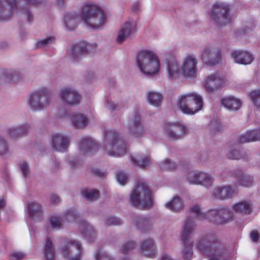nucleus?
Returning <instances> with one entry per match:
<instances>
[{"mask_svg":"<svg viewBox=\"0 0 260 260\" xmlns=\"http://www.w3.org/2000/svg\"><path fill=\"white\" fill-rule=\"evenodd\" d=\"M93 29H101L107 21L106 12L99 6L92 3H86L82 8L81 17L77 12L68 13L64 17L67 27L71 30L75 29L80 21Z\"/></svg>","mask_w":260,"mask_h":260,"instance_id":"f257e3e1","label":"nucleus"},{"mask_svg":"<svg viewBox=\"0 0 260 260\" xmlns=\"http://www.w3.org/2000/svg\"><path fill=\"white\" fill-rule=\"evenodd\" d=\"M189 212L195 218L209 219L216 224H226L233 219V212L228 207L210 210L207 213H203L199 205H194L189 208Z\"/></svg>","mask_w":260,"mask_h":260,"instance_id":"f03ea898","label":"nucleus"},{"mask_svg":"<svg viewBox=\"0 0 260 260\" xmlns=\"http://www.w3.org/2000/svg\"><path fill=\"white\" fill-rule=\"evenodd\" d=\"M103 147L111 156L119 157L126 153L127 143L124 138L115 129L106 131Z\"/></svg>","mask_w":260,"mask_h":260,"instance_id":"7ed1b4c3","label":"nucleus"},{"mask_svg":"<svg viewBox=\"0 0 260 260\" xmlns=\"http://www.w3.org/2000/svg\"><path fill=\"white\" fill-rule=\"evenodd\" d=\"M128 203L134 207L149 209L153 207V199L148 186L142 181H138L129 194Z\"/></svg>","mask_w":260,"mask_h":260,"instance_id":"20e7f679","label":"nucleus"},{"mask_svg":"<svg viewBox=\"0 0 260 260\" xmlns=\"http://www.w3.org/2000/svg\"><path fill=\"white\" fill-rule=\"evenodd\" d=\"M177 105L181 112L187 115H193L203 107L202 96L196 92H190L178 97Z\"/></svg>","mask_w":260,"mask_h":260,"instance_id":"39448f33","label":"nucleus"},{"mask_svg":"<svg viewBox=\"0 0 260 260\" xmlns=\"http://www.w3.org/2000/svg\"><path fill=\"white\" fill-rule=\"evenodd\" d=\"M137 63L140 71L148 76H153L159 71V63L156 54L149 50L138 53Z\"/></svg>","mask_w":260,"mask_h":260,"instance_id":"423d86ee","label":"nucleus"},{"mask_svg":"<svg viewBox=\"0 0 260 260\" xmlns=\"http://www.w3.org/2000/svg\"><path fill=\"white\" fill-rule=\"evenodd\" d=\"M196 225L191 216H188L185 220L181 233V239L183 244L181 248V254L184 260H191L193 255V242L188 239V236L194 230Z\"/></svg>","mask_w":260,"mask_h":260,"instance_id":"0eeeda50","label":"nucleus"},{"mask_svg":"<svg viewBox=\"0 0 260 260\" xmlns=\"http://www.w3.org/2000/svg\"><path fill=\"white\" fill-rule=\"evenodd\" d=\"M197 247L202 254L208 257L215 255H222L224 253L218 238L210 234L204 236L199 240Z\"/></svg>","mask_w":260,"mask_h":260,"instance_id":"6e6552de","label":"nucleus"},{"mask_svg":"<svg viewBox=\"0 0 260 260\" xmlns=\"http://www.w3.org/2000/svg\"><path fill=\"white\" fill-rule=\"evenodd\" d=\"M51 99V92L46 88L32 92L28 98V106L32 111H42L48 108Z\"/></svg>","mask_w":260,"mask_h":260,"instance_id":"1a4fd4ad","label":"nucleus"},{"mask_svg":"<svg viewBox=\"0 0 260 260\" xmlns=\"http://www.w3.org/2000/svg\"><path fill=\"white\" fill-rule=\"evenodd\" d=\"M212 17L217 26H222L230 23L232 16L230 13V6L223 2H216L213 6Z\"/></svg>","mask_w":260,"mask_h":260,"instance_id":"9d476101","label":"nucleus"},{"mask_svg":"<svg viewBox=\"0 0 260 260\" xmlns=\"http://www.w3.org/2000/svg\"><path fill=\"white\" fill-rule=\"evenodd\" d=\"M89 45L87 42H80L71 45L67 52V57L73 61H78L89 53Z\"/></svg>","mask_w":260,"mask_h":260,"instance_id":"9b49d317","label":"nucleus"},{"mask_svg":"<svg viewBox=\"0 0 260 260\" xmlns=\"http://www.w3.org/2000/svg\"><path fill=\"white\" fill-rule=\"evenodd\" d=\"M167 136L173 140L182 139L186 135V127L178 122L168 123L165 126Z\"/></svg>","mask_w":260,"mask_h":260,"instance_id":"f8f14e48","label":"nucleus"},{"mask_svg":"<svg viewBox=\"0 0 260 260\" xmlns=\"http://www.w3.org/2000/svg\"><path fill=\"white\" fill-rule=\"evenodd\" d=\"M59 96L63 103L72 106L79 105L81 99V96L79 93L71 88H61Z\"/></svg>","mask_w":260,"mask_h":260,"instance_id":"ddd939ff","label":"nucleus"},{"mask_svg":"<svg viewBox=\"0 0 260 260\" xmlns=\"http://www.w3.org/2000/svg\"><path fill=\"white\" fill-rule=\"evenodd\" d=\"M202 59L209 66H216L221 59L220 51L216 48L206 47L202 53Z\"/></svg>","mask_w":260,"mask_h":260,"instance_id":"4468645a","label":"nucleus"},{"mask_svg":"<svg viewBox=\"0 0 260 260\" xmlns=\"http://www.w3.org/2000/svg\"><path fill=\"white\" fill-rule=\"evenodd\" d=\"M19 0L0 1V20H9L17 10Z\"/></svg>","mask_w":260,"mask_h":260,"instance_id":"2eb2a0df","label":"nucleus"},{"mask_svg":"<svg viewBox=\"0 0 260 260\" xmlns=\"http://www.w3.org/2000/svg\"><path fill=\"white\" fill-rule=\"evenodd\" d=\"M31 129V125L28 123H23L8 127L6 133L8 137L13 140H17L27 136Z\"/></svg>","mask_w":260,"mask_h":260,"instance_id":"dca6fc26","label":"nucleus"},{"mask_svg":"<svg viewBox=\"0 0 260 260\" xmlns=\"http://www.w3.org/2000/svg\"><path fill=\"white\" fill-rule=\"evenodd\" d=\"M127 128L129 133L135 137H139L142 135L144 128L141 122L140 114L138 112H135L129 116Z\"/></svg>","mask_w":260,"mask_h":260,"instance_id":"f3484780","label":"nucleus"},{"mask_svg":"<svg viewBox=\"0 0 260 260\" xmlns=\"http://www.w3.org/2000/svg\"><path fill=\"white\" fill-rule=\"evenodd\" d=\"M197 59L192 56L186 57L181 66L182 75L186 78H193L197 76Z\"/></svg>","mask_w":260,"mask_h":260,"instance_id":"a211bd4d","label":"nucleus"},{"mask_svg":"<svg viewBox=\"0 0 260 260\" xmlns=\"http://www.w3.org/2000/svg\"><path fill=\"white\" fill-rule=\"evenodd\" d=\"M82 251L80 243L76 241L69 243L63 249L64 255L69 260H81Z\"/></svg>","mask_w":260,"mask_h":260,"instance_id":"6ab92c4d","label":"nucleus"},{"mask_svg":"<svg viewBox=\"0 0 260 260\" xmlns=\"http://www.w3.org/2000/svg\"><path fill=\"white\" fill-rule=\"evenodd\" d=\"M136 25L134 22L127 21L121 27L117 37V41L122 44L124 41L131 39L134 36Z\"/></svg>","mask_w":260,"mask_h":260,"instance_id":"aec40b11","label":"nucleus"},{"mask_svg":"<svg viewBox=\"0 0 260 260\" xmlns=\"http://www.w3.org/2000/svg\"><path fill=\"white\" fill-rule=\"evenodd\" d=\"M235 193V188L231 185L217 187L214 189L212 197L215 200H225L232 198Z\"/></svg>","mask_w":260,"mask_h":260,"instance_id":"412c9836","label":"nucleus"},{"mask_svg":"<svg viewBox=\"0 0 260 260\" xmlns=\"http://www.w3.org/2000/svg\"><path fill=\"white\" fill-rule=\"evenodd\" d=\"M97 148V142L90 137H83L79 141V150L83 155L94 151Z\"/></svg>","mask_w":260,"mask_h":260,"instance_id":"4be33fe9","label":"nucleus"},{"mask_svg":"<svg viewBox=\"0 0 260 260\" xmlns=\"http://www.w3.org/2000/svg\"><path fill=\"white\" fill-rule=\"evenodd\" d=\"M52 147L56 151H64L69 146L68 138L59 133H55L52 136Z\"/></svg>","mask_w":260,"mask_h":260,"instance_id":"5701e85b","label":"nucleus"},{"mask_svg":"<svg viewBox=\"0 0 260 260\" xmlns=\"http://www.w3.org/2000/svg\"><path fill=\"white\" fill-rule=\"evenodd\" d=\"M222 78L218 74H213L209 75L204 83L206 91L209 93L213 92L221 87Z\"/></svg>","mask_w":260,"mask_h":260,"instance_id":"b1692460","label":"nucleus"},{"mask_svg":"<svg viewBox=\"0 0 260 260\" xmlns=\"http://www.w3.org/2000/svg\"><path fill=\"white\" fill-rule=\"evenodd\" d=\"M232 57L235 62L245 65L250 64L254 59L251 53L245 51H233Z\"/></svg>","mask_w":260,"mask_h":260,"instance_id":"393cba45","label":"nucleus"},{"mask_svg":"<svg viewBox=\"0 0 260 260\" xmlns=\"http://www.w3.org/2000/svg\"><path fill=\"white\" fill-rule=\"evenodd\" d=\"M257 141H260V129L248 130L240 135L238 139L241 144Z\"/></svg>","mask_w":260,"mask_h":260,"instance_id":"a878e982","label":"nucleus"},{"mask_svg":"<svg viewBox=\"0 0 260 260\" xmlns=\"http://www.w3.org/2000/svg\"><path fill=\"white\" fill-rule=\"evenodd\" d=\"M133 224L140 231L146 232L152 228V223L148 217L137 216L133 219Z\"/></svg>","mask_w":260,"mask_h":260,"instance_id":"bb28decb","label":"nucleus"},{"mask_svg":"<svg viewBox=\"0 0 260 260\" xmlns=\"http://www.w3.org/2000/svg\"><path fill=\"white\" fill-rule=\"evenodd\" d=\"M222 106L228 110L237 111L241 106V101L240 99L233 96H228L223 98L221 100Z\"/></svg>","mask_w":260,"mask_h":260,"instance_id":"cd10ccee","label":"nucleus"},{"mask_svg":"<svg viewBox=\"0 0 260 260\" xmlns=\"http://www.w3.org/2000/svg\"><path fill=\"white\" fill-rule=\"evenodd\" d=\"M154 242L152 239H146L141 242L140 250L141 254L146 256H152L155 253Z\"/></svg>","mask_w":260,"mask_h":260,"instance_id":"c85d7f7f","label":"nucleus"},{"mask_svg":"<svg viewBox=\"0 0 260 260\" xmlns=\"http://www.w3.org/2000/svg\"><path fill=\"white\" fill-rule=\"evenodd\" d=\"M146 98L149 104L158 108L161 105L164 96L160 92L155 91H149L146 93Z\"/></svg>","mask_w":260,"mask_h":260,"instance_id":"c756f323","label":"nucleus"},{"mask_svg":"<svg viewBox=\"0 0 260 260\" xmlns=\"http://www.w3.org/2000/svg\"><path fill=\"white\" fill-rule=\"evenodd\" d=\"M73 126L76 128L84 127L88 124L87 117L81 113H75L71 117Z\"/></svg>","mask_w":260,"mask_h":260,"instance_id":"7c9ffc66","label":"nucleus"},{"mask_svg":"<svg viewBox=\"0 0 260 260\" xmlns=\"http://www.w3.org/2000/svg\"><path fill=\"white\" fill-rule=\"evenodd\" d=\"M43 254L45 260H55V252L51 240L49 237H47L45 243L44 244Z\"/></svg>","mask_w":260,"mask_h":260,"instance_id":"2f4dec72","label":"nucleus"},{"mask_svg":"<svg viewBox=\"0 0 260 260\" xmlns=\"http://www.w3.org/2000/svg\"><path fill=\"white\" fill-rule=\"evenodd\" d=\"M166 64L169 78L173 79L174 76L179 73L178 66L176 58L174 57L167 58Z\"/></svg>","mask_w":260,"mask_h":260,"instance_id":"473e14b6","label":"nucleus"},{"mask_svg":"<svg viewBox=\"0 0 260 260\" xmlns=\"http://www.w3.org/2000/svg\"><path fill=\"white\" fill-rule=\"evenodd\" d=\"M232 208L235 212L244 214H249L252 210L251 203L245 201L233 204Z\"/></svg>","mask_w":260,"mask_h":260,"instance_id":"72a5a7b5","label":"nucleus"},{"mask_svg":"<svg viewBox=\"0 0 260 260\" xmlns=\"http://www.w3.org/2000/svg\"><path fill=\"white\" fill-rule=\"evenodd\" d=\"M131 158L135 166L140 168L147 167L150 163L149 157L145 154H137L132 155Z\"/></svg>","mask_w":260,"mask_h":260,"instance_id":"f704fd0d","label":"nucleus"},{"mask_svg":"<svg viewBox=\"0 0 260 260\" xmlns=\"http://www.w3.org/2000/svg\"><path fill=\"white\" fill-rule=\"evenodd\" d=\"M165 206L167 208L175 212H180L183 208V203L178 196L173 197L169 202L165 204Z\"/></svg>","mask_w":260,"mask_h":260,"instance_id":"c9c22d12","label":"nucleus"},{"mask_svg":"<svg viewBox=\"0 0 260 260\" xmlns=\"http://www.w3.org/2000/svg\"><path fill=\"white\" fill-rule=\"evenodd\" d=\"M27 208L29 215L31 218L39 217L42 213L41 205L36 202H28Z\"/></svg>","mask_w":260,"mask_h":260,"instance_id":"e433bc0d","label":"nucleus"},{"mask_svg":"<svg viewBox=\"0 0 260 260\" xmlns=\"http://www.w3.org/2000/svg\"><path fill=\"white\" fill-rule=\"evenodd\" d=\"M80 230L84 236L88 238L93 237L96 234V231L93 226L86 221H81Z\"/></svg>","mask_w":260,"mask_h":260,"instance_id":"4c0bfd02","label":"nucleus"},{"mask_svg":"<svg viewBox=\"0 0 260 260\" xmlns=\"http://www.w3.org/2000/svg\"><path fill=\"white\" fill-rule=\"evenodd\" d=\"M199 177V182L198 185H201L205 187L211 186L214 181L212 176L210 174L205 172L200 171Z\"/></svg>","mask_w":260,"mask_h":260,"instance_id":"58836bf2","label":"nucleus"},{"mask_svg":"<svg viewBox=\"0 0 260 260\" xmlns=\"http://www.w3.org/2000/svg\"><path fill=\"white\" fill-rule=\"evenodd\" d=\"M237 178L239 184L244 187L251 186L253 181L252 177L242 172L237 175Z\"/></svg>","mask_w":260,"mask_h":260,"instance_id":"ea45409f","label":"nucleus"},{"mask_svg":"<svg viewBox=\"0 0 260 260\" xmlns=\"http://www.w3.org/2000/svg\"><path fill=\"white\" fill-rule=\"evenodd\" d=\"M77 217V213L71 209L64 211L61 215V219L63 223L72 222Z\"/></svg>","mask_w":260,"mask_h":260,"instance_id":"a19ab883","label":"nucleus"},{"mask_svg":"<svg viewBox=\"0 0 260 260\" xmlns=\"http://www.w3.org/2000/svg\"><path fill=\"white\" fill-rule=\"evenodd\" d=\"M4 76L6 82H17L20 80L21 74L17 71L10 70L6 72Z\"/></svg>","mask_w":260,"mask_h":260,"instance_id":"79ce46f5","label":"nucleus"},{"mask_svg":"<svg viewBox=\"0 0 260 260\" xmlns=\"http://www.w3.org/2000/svg\"><path fill=\"white\" fill-rule=\"evenodd\" d=\"M136 243L135 241H127L122 244L119 248V251L121 253L127 255L136 247Z\"/></svg>","mask_w":260,"mask_h":260,"instance_id":"37998d69","label":"nucleus"},{"mask_svg":"<svg viewBox=\"0 0 260 260\" xmlns=\"http://www.w3.org/2000/svg\"><path fill=\"white\" fill-rule=\"evenodd\" d=\"M99 191L94 189H84L82 191V194L86 200L93 201L98 198Z\"/></svg>","mask_w":260,"mask_h":260,"instance_id":"c03bdc74","label":"nucleus"},{"mask_svg":"<svg viewBox=\"0 0 260 260\" xmlns=\"http://www.w3.org/2000/svg\"><path fill=\"white\" fill-rule=\"evenodd\" d=\"M208 129L210 134L213 135L222 131L223 127L219 121L217 120H213L209 124Z\"/></svg>","mask_w":260,"mask_h":260,"instance_id":"a18cd8bd","label":"nucleus"},{"mask_svg":"<svg viewBox=\"0 0 260 260\" xmlns=\"http://www.w3.org/2000/svg\"><path fill=\"white\" fill-rule=\"evenodd\" d=\"M49 222L51 227L59 230L63 228V222L61 219V216L58 217L56 215L51 216L49 219Z\"/></svg>","mask_w":260,"mask_h":260,"instance_id":"49530a36","label":"nucleus"},{"mask_svg":"<svg viewBox=\"0 0 260 260\" xmlns=\"http://www.w3.org/2000/svg\"><path fill=\"white\" fill-rule=\"evenodd\" d=\"M200 171H190L186 175V179L189 184H197L199 183V176Z\"/></svg>","mask_w":260,"mask_h":260,"instance_id":"de8ad7c7","label":"nucleus"},{"mask_svg":"<svg viewBox=\"0 0 260 260\" xmlns=\"http://www.w3.org/2000/svg\"><path fill=\"white\" fill-rule=\"evenodd\" d=\"M122 224V220L118 217L108 216L104 218V224L106 226L119 225Z\"/></svg>","mask_w":260,"mask_h":260,"instance_id":"09e8293b","label":"nucleus"},{"mask_svg":"<svg viewBox=\"0 0 260 260\" xmlns=\"http://www.w3.org/2000/svg\"><path fill=\"white\" fill-rule=\"evenodd\" d=\"M105 106L108 110L112 112L114 110H120L124 107L125 104L123 102L115 103L111 100H107L105 103Z\"/></svg>","mask_w":260,"mask_h":260,"instance_id":"8fccbe9b","label":"nucleus"},{"mask_svg":"<svg viewBox=\"0 0 260 260\" xmlns=\"http://www.w3.org/2000/svg\"><path fill=\"white\" fill-rule=\"evenodd\" d=\"M161 169L163 171L173 170L176 167V164L170 159H165L159 164Z\"/></svg>","mask_w":260,"mask_h":260,"instance_id":"3c124183","label":"nucleus"},{"mask_svg":"<svg viewBox=\"0 0 260 260\" xmlns=\"http://www.w3.org/2000/svg\"><path fill=\"white\" fill-rule=\"evenodd\" d=\"M9 150V144L7 140L0 135V155L7 154Z\"/></svg>","mask_w":260,"mask_h":260,"instance_id":"603ef678","label":"nucleus"},{"mask_svg":"<svg viewBox=\"0 0 260 260\" xmlns=\"http://www.w3.org/2000/svg\"><path fill=\"white\" fill-rule=\"evenodd\" d=\"M18 166L23 177H27L30 173L29 167L28 163L25 161H22L19 162Z\"/></svg>","mask_w":260,"mask_h":260,"instance_id":"864d4df0","label":"nucleus"},{"mask_svg":"<svg viewBox=\"0 0 260 260\" xmlns=\"http://www.w3.org/2000/svg\"><path fill=\"white\" fill-rule=\"evenodd\" d=\"M243 156L241 151L238 149H231L228 153V156L230 159H240Z\"/></svg>","mask_w":260,"mask_h":260,"instance_id":"5fc2aeb1","label":"nucleus"},{"mask_svg":"<svg viewBox=\"0 0 260 260\" xmlns=\"http://www.w3.org/2000/svg\"><path fill=\"white\" fill-rule=\"evenodd\" d=\"M95 260H113L106 252L97 250L94 254Z\"/></svg>","mask_w":260,"mask_h":260,"instance_id":"6e6d98bb","label":"nucleus"},{"mask_svg":"<svg viewBox=\"0 0 260 260\" xmlns=\"http://www.w3.org/2000/svg\"><path fill=\"white\" fill-rule=\"evenodd\" d=\"M54 37L51 36L47 37L45 39L38 40L36 43V46L38 48L44 46L48 44L52 43L54 42Z\"/></svg>","mask_w":260,"mask_h":260,"instance_id":"4d7b16f0","label":"nucleus"},{"mask_svg":"<svg viewBox=\"0 0 260 260\" xmlns=\"http://www.w3.org/2000/svg\"><path fill=\"white\" fill-rule=\"evenodd\" d=\"M116 179L121 185H125L128 180V176L122 171H119L116 174Z\"/></svg>","mask_w":260,"mask_h":260,"instance_id":"13d9d810","label":"nucleus"},{"mask_svg":"<svg viewBox=\"0 0 260 260\" xmlns=\"http://www.w3.org/2000/svg\"><path fill=\"white\" fill-rule=\"evenodd\" d=\"M251 98L254 105L260 109V91H254L251 93Z\"/></svg>","mask_w":260,"mask_h":260,"instance_id":"bf43d9fd","label":"nucleus"},{"mask_svg":"<svg viewBox=\"0 0 260 260\" xmlns=\"http://www.w3.org/2000/svg\"><path fill=\"white\" fill-rule=\"evenodd\" d=\"M23 19H26L27 21L31 23L34 19V16L31 13L30 11L28 9L23 10L20 13L18 14Z\"/></svg>","mask_w":260,"mask_h":260,"instance_id":"052dcab7","label":"nucleus"},{"mask_svg":"<svg viewBox=\"0 0 260 260\" xmlns=\"http://www.w3.org/2000/svg\"><path fill=\"white\" fill-rule=\"evenodd\" d=\"M91 173L95 176L101 179L106 178L107 174L106 172L103 171L98 169H93L91 171Z\"/></svg>","mask_w":260,"mask_h":260,"instance_id":"680f3d73","label":"nucleus"},{"mask_svg":"<svg viewBox=\"0 0 260 260\" xmlns=\"http://www.w3.org/2000/svg\"><path fill=\"white\" fill-rule=\"evenodd\" d=\"M25 256V254L20 252H14L10 255V260H21Z\"/></svg>","mask_w":260,"mask_h":260,"instance_id":"e2e57ef3","label":"nucleus"},{"mask_svg":"<svg viewBox=\"0 0 260 260\" xmlns=\"http://www.w3.org/2000/svg\"><path fill=\"white\" fill-rule=\"evenodd\" d=\"M26 4L31 5H40L45 2L46 0H24Z\"/></svg>","mask_w":260,"mask_h":260,"instance_id":"0e129e2a","label":"nucleus"},{"mask_svg":"<svg viewBox=\"0 0 260 260\" xmlns=\"http://www.w3.org/2000/svg\"><path fill=\"white\" fill-rule=\"evenodd\" d=\"M250 238L253 242H256L259 240V235L257 232L253 231L250 234Z\"/></svg>","mask_w":260,"mask_h":260,"instance_id":"69168bd1","label":"nucleus"},{"mask_svg":"<svg viewBox=\"0 0 260 260\" xmlns=\"http://www.w3.org/2000/svg\"><path fill=\"white\" fill-rule=\"evenodd\" d=\"M50 199L52 203L54 204H57L60 202V198L55 194H51L50 195Z\"/></svg>","mask_w":260,"mask_h":260,"instance_id":"338daca9","label":"nucleus"},{"mask_svg":"<svg viewBox=\"0 0 260 260\" xmlns=\"http://www.w3.org/2000/svg\"><path fill=\"white\" fill-rule=\"evenodd\" d=\"M10 44L6 41H0V48L2 49H7L9 47Z\"/></svg>","mask_w":260,"mask_h":260,"instance_id":"774afa93","label":"nucleus"}]
</instances>
